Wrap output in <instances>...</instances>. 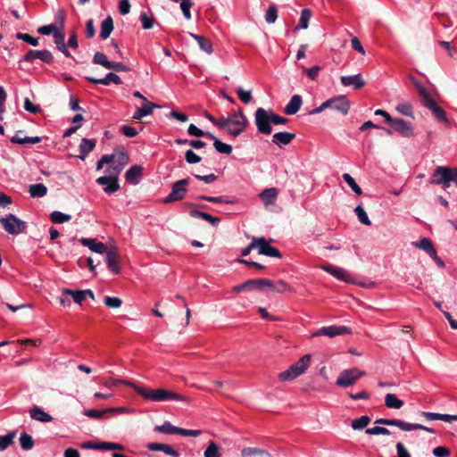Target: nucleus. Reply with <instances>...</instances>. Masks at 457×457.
Masks as SVG:
<instances>
[{
    "label": "nucleus",
    "instance_id": "obj_64",
    "mask_svg": "<svg viewBox=\"0 0 457 457\" xmlns=\"http://www.w3.org/2000/svg\"><path fill=\"white\" fill-rule=\"evenodd\" d=\"M397 457H411V453L402 442H397L395 445Z\"/></svg>",
    "mask_w": 457,
    "mask_h": 457
},
{
    "label": "nucleus",
    "instance_id": "obj_53",
    "mask_svg": "<svg viewBox=\"0 0 457 457\" xmlns=\"http://www.w3.org/2000/svg\"><path fill=\"white\" fill-rule=\"evenodd\" d=\"M115 163L127 165L129 162V157L124 149H120L114 153Z\"/></svg>",
    "mask_w": 457,
    "mask_h": 457
},
{
    "label": "nucleus",
    "instance_id": "obj_1",
    "mask_svg": "<svg viewBox=\"0 0 457 457\" xmlns=\"http://www.w3.org/2000/svg\"><path fill=\"white\" fill-rule=\"evenodd\" d=\"M136 392L145 399L153 402H165L170 400L188 401L186 396L164 388H148L137 385Z\"/></svg>",
    "mask_w": 457,
    "mask_h": 457
},
{
    "label": "nucleus",
    "instance_id": "obj_12",
    "mask_svg": "<svg viewBox=\"0 0 457 457\" xmlns=\"http://www.w3.org/2000/svg\"><path fill=\"white\" fill-rule=\"evenodd\" d=\"M35 59H39L45 63L52 64L54 62V55L53 54L46 49L44 50H29L23 58L21 60V62H33Z\"/></svg>",
    "mask_w": 457,
    "mask_h": 457
},
{
    "label": "nucleus",
    "instance_id": "obj_11",
    "mask_svg": "<svg viewBox=\"0 0 457 457\" xmlns=\"http://www.w3.org/2000/svg\"><path fill=\"white\" fill-rule=\"evenodd\" d=\"M311 355L305 354L287 369V380L302 375L309 367Z\"/></svg>",
    "mask_w": 457,
    "mask_h": 457
},
{
    "label": "nucleus",
    "instance_id": "obj_10",
    "mask_svg": "<svg viewBox=\"0 0 457 457\" xmlns=\"http://www.w3.org/2000/svg\"><path fill=\"white\" fill-rule=\"evenodd\" d=\"M190 182L189 178L182 179L172 184L171 192L164 198V204H170L180 201L185 198L187 193V185Z\"/></svg>",
    "mask_w": 457,
    "mask_h": 457
},
{
    "label": "nucleus",
    "instance_id": "obj_49",
    "mask_svg": "<svg viewBox=\"0 0 457 457\" xmlns=\"http://www.w3.org/2000/svg\"><path fill=\"white\" fill-rule=\"evenodd\" d=\"M220 448L219 446L213 442L211 441L209 443V445L204 451V457H220Z\"/></svg>",
    "mask_w": 457,
    "mask_h": 457
},
{
    "label": "nucleus",
    "instance_id": "obj_25",
    "mask_svg": "<svg viewBox=\"0 0 457 457\" xmlns=\"http://www.w3.org/2000/svg\"><path fill=\"white\" fill-rule=\"evenodd\" d=\"M79 241L83 245L87 246L91 251L98 253H104L107 250L105 244L96 242V239L82 237Z\"/></svg>",
    "mask_w": 457,
    "mask_h": 457
},
{
    "label": "nucleus",
    "instance_id": "obj_14",
    "mask_svg": "<svg viewBox=\"0 0 457 457\" xmlns=\"http://www.w3.org/2000/svg\"><path fill=\"white\" fill-rule=\"evenodd\" d=\"M320 268L341 281L354 283L353 276L344 268L337 267L332 264H323Z\"/></svg>",
    "mask_w": 457,
    "mask_h": 457
},
{
    "label": "nucleus",
    "instance_id": "obj_44",
    "mask_svg": "<svg viewBox=\"0 0 457 457\" xmlns=\"http://www.w3.org/2000/svg\"><path fill=\"white\" fill-rule=\"evenodd\" d=\"M177 428L178 427L173 426L170 422L165 421L162 425L156 426L154 430L167 435H175Z\"/></svg>",
    "mask_w": 457,
    "mask_h": 457
},
{
    "label": "nucleus",
    "instance_id": "obj_46",
    "mask_svg": "<svg viewBox=\"0 0 457 457\" xmlns=\"http://www.w3.org/2000/svg\"><path fill=\"white\" fill-rule=\"evenodd\" d=\"M50 219L54 223H63L71 220V216L58 211H54L50 214Z\"/></svg>",
    "mask_w": 457,
    "mask_h": 457
},
{
    "label": "nucleus",
    "instance_id": "obj_56",
    "mask_svg": "<svg viewBox=\"0 0 457 457\" xmlns=\"http://www.w3.org/2000/svg\"><path fill=\"white\" fill-rule=\"evenodd\" d=\"M105 413H108L107 409H104V410L89 409V410L84 411V414L92 419H102V418H104Z\"/></svg>",
    "mask_w": 457,
    "mask_h": 457
},
{
    "label": "nucleus",
    "instance_id": "obj_2",
    "mask_svg": "<svg viewBox=\"0 0 457 457\" xmlns=\"http://www.w3.org/2000/svg\"><path fill=\"white\" fill-rule=\"evenodd\" d=\"M271 123L280 125L286 123V118L274 113L271 110L267 111L258 108L255 111V125L260 133L270 135L272 132Z\"/></svg>",
    "mask_w": 457,
    "mask_h": 457
},
{
    "label": "nucleus",
    "instance_id": "obj_16",
    "mask_svg": "<svg viewBox=\"0 0 457 457\" xmlns=\"http://www.w3.org/2000/svg\"><path fill=\"white\" fill-rule=\"evenodd\" d=\"M390 126L404 137H411L413 136V127L411 122L401 118H395Z\"/></svg>",
    "mask_w": 457,
    "mask_h": 457
},
{
    "label": "nucleus",
    "instance_id": "obj_40",
    "mask_svg": "<svg viewBox=\"0 0 457 457\" xmlns=\"http://www.w3.org/2000/svg\"><path fill=\"white\" fill-rule=\"evenodd\" d=\"M394 426L399 428L400 429H402L403 431H412V430H416L418 428H421V424L409 423V422L403 421L402 420H396V419H395Z\"/></svg>",
    "mask_w": 457,
    "mask_h": 457
},
{
    "label": "nucleus",
    "instance_id": "obj_45",
    "mask_svg": "<svg viewBox=\"0 0 457 457\" xmlns=\"http://www.w3.org/2000/svg\"><path fill=\"white\" fill-rule=\"evenodd\" d=\"M20 443L21 447L25 451L31 450L34 446V441L32 436L27 433H22L21 435Z\"/></svg>",
    "mask_w": 457,
    "mask_h": 457
},
{
    "label": "nucleus",
    "instance_id": "obj_21",
    "mask_svg": "<svg viewBox=\"0 0 457 457\" xmlns=\"http://www.w3.org/2000/svg\"><path fill=\"white\" fill-rule=\"evenodd\" d=\"M277 197L278 190L275 187L266 188L259 194V198L262 200L266 208H269L270 205H273L277 200Z\"/></svg>",
    "mask_w": 457,
    "mask_h": 457
},
{
    "label": "nucleus",
    "instance_id": "obj_52",
    "mask_svg": "<svg viewBox=\"0 0 457 457\" xmlns=\"http://www.w3.org/2000/svg\"><path fill=\"white\" fill-rule=\"evenodd\" d=\"M213 145L219 153L226 154H229L232 153V146L221 142L219 139H215V142H213Z\"/></svg>",
    "mask_w": 457,
    "mask_h": 457
},
{
    "label": "nucleus",
    "instance_id": "obj_38",
    "mask_svg": "<svg viewBox=\"0 0 457 457\" xmlns=\"http://www.w3.org/2000/svg\"><path fill=\"white\" fill-rule=\"evenodd\" d=\"M104 385L108 388H112L118 385H126L128 386L132 387L136 391L137 385L132 381L126 379H116V378H109L104 382Z\"/></svg>",
    "mask_w": 457,
    "mask_h": 457
},
{
    "label": "nucleus",
    "instance_id": "obj_5",
    "mask_svg": "<svg viewBox=\"0 0 457 457\" xmlns=\"http://www.w3.org/2000/svg\"><path fill=\"white\" fill-rule=\"evenodd\" d=\"M124 167L125 165L119 163L111 166L105 170V173L109 174V176L99 177L96 179V183L102 186H106L104 187V191L107 194H112L118 191L120 189L118 176Z\"/></svg>",
    "mask_w": 457,
    "mask_h": 457
},
{
    "label": "nucleus",
    "instance_id": "obj_32",
    "mask_svg": "<svg viewBox=\"0 0 457 457\" xmlns=\"http://www.w3.org/2000/svg\"><path fill=\"white\" fill-rule=\"evenodd\" d=\"M303 104L302 96L299 95H295L290 99L289 103H287V115H294L295 114L301 105Z\"/></svg>",
    "mask_w": 457,
    "mask_h": 457
},
{
    "label": "nucleus",
    "instance_id": "obj_61",
    "mask_svg": "<svg viewBox=\"0 0 457 457\" xmlns=\"http://www.w3.org/2000/svg\"><path fill=\"white\" fill-rule=\"evenodd\" d=\"M237 94L239 99L244 104H249L252 101V93H251V91H245L242 87H238L237 89Z\"/></svg>",
    "mask_w": 457,
    "mask_h": 457
},
{
    "label": "nucleus",
    "instance_id": "obj_13",
    "mask_svg": "<svg viewBox=\"0 0 457 457\" xmlns=\"http://www.w3.org/2000/svg\"><path fill=\"white\" fill-rule=\"evenodd\" d=\"M105 256V262L107 264L108 269L113 272L114 274L120 273V254L118 249L115 246L111 248H107Z\"/></svg>",
    "mask_w": 457,
    "mask_h": 457
},
{
    "label": "nucleus",
    "instance_id": "obj_24",
    "mask_svg": "<svg viewBox=\"0 0 457 457\" xmlns=\"http://www.w3.org/2000/svg\"><path fill=\"white\" fill-rule=\"evenodd\" d=\"M54 44L56 45V48L62 53L66 57H71L70 51L65 44V35L61 30L58 29L54 35Z\"/></svg>",
    "mask_w": 457,
    "mask_h": 457
},
{
    "label": "nucleus",
    "instance_id": "obj_58",
    "mask_svg": "<svg viewBox=\"0 0 457 457\" xmlns=\"http://www.w3.org/2000/svg\"><path fill=\"white\" fill-rule=\"evenodd\" d=\"M365 432L368 435H386L387 436V435L391 434L389 429H387L385 427H379V426L367 428Z\"/></svg>",
    "mask_w": 457,
    "mask_h": 457
},
{
    "label": "nucleus",
    "instance_id": "obj_6",
    "mask_svg": "<svg viewBox=\"0 0 457 457\" xmlns=\"http://www.w3.org/2000/svg\"><path fill=\"white\" fill-rule=\"evenodd\" d=\"M349 102L345 96H339L322 103L319 107L312 109L309 114H317L324 111L326 108L336 110L342 114H346L349 111Z\"/></svg>",
    "mask_w": 457,
    "mask_h": 457
},
{
    "label": "nucleus",
    "instance_id": "obj_34",
    "mask_svg": "<svg viewBox=\"0 0 457 457\" xmlns=\"http://www.w3.org/2000/svg\"><path fill=\"white\" fill-rule=\"evenodd\" d=\"M29 193L31 197H43L47 194V187L41 183L33 184L29 186Z\"/></svg>",
    "mask_w": 457,
    "mask_h": 457
},
{
    "label": "nucleus",
    "instance_id": "obj_20",
    "mask_svg": "<svg viewBox=\"0 0 457 457\" xmlns=\"http://www.w3.org/2000/svg\"><path fill=\"white\" fill-rule=\"evenodd\" d=\"M340 81L343 86L353 87L355 89H360L365 85L361 73L351 76H342Z\"/></svg>",
    "mask_w": 457,
    "mask_h": 457
},
{
    "label": "nucleus",
    "instance_id": "obj_28",
    "mask_svg": "<svg viewBox=\"0 0 457 457\" xmlns=\"http://www.w3.org/2000/svg\"><path fill=\"white\" fill-rule=\"evenodd\" d=\"M190 37L197 41L199 47L202 51L205 52L208 54H212L213 48L212 44L207 37L200 35H196L194 33H189Z\"/></svg>",
    "mask_w": 457,
    "mask_h": 457
},
{
    "label": "nucleus",
    "instance_id": "obj_8",
    "mask_svg": "<svg viewBox=\"0 0 457 457\" xmlns=\"http://www.w3.org/2000/svg\"><path fill=\"white\" fill-rule=\"evenodd\" d=\"M0 223L4 230L11 235H19L26 232L27 224L12 213L7 214L4 218H0Z\"/></svg>",
    "mask_w": 457,
    "mask_h": 457
},
{
    "label": "nucleus",
    "instance_id": "obj_50",
    "mask_svg": "<svg viewBox=\"0 0 457 457\" xmlns=\"http://www.w3.org/2000/svg\"><path fill=\"white\" fill-rule=\"evenodd\" d=\"M15 436V432H12L4 436H0V451H4L8 448L13 443Z\"/></svg>",
    "mask_w": 457,
    "mask_h": 457
},
{
    "label": "nucleus",
    "instance_id": "obj_7",
    "mask_svg": "<svg viewBox=\"0 0 457 457\" xmlns=\"http://www.w3.org/2000/svg\"><path fill=\"white\" fill-rule=\"evenodd\" d=\"M247 291L260 290V291H271L277 293H283L286 290V285L279 282L278 285L273 284L267 278H256L246 280Z\"/></svg>",
    "mask_w": 457,
    "mask_h": 457
},
{
    "label": "nucleus",
    "instance_id": "obj_63",
    "mask_svg": "<svg viewBox=\"0 0 457 457\" xmlns=\"http://www.w3.org/2000/svg\"><path fill=\"white\" fill-rule=\"evenodd\" d=\"M233 120H234L231 118L221 117L220 119H216L214 125L221 129L227 130V129L232 124Z\"/></svg>",
    "mask_w": 457,
    "mask_h": 457
},
{
    "label": "nucleus",
    "instance_id": "obj_30",
    "mask_svg": "<svg viewBox=\"0 0 457 457\" xmlns=\"http://www.w3.org/2000/svg\"><path fill=\"white\" fill-rule=\"evenodd\" d=\"M413 244L416 247L425 251L429 256H436V250L429 238L422 237L419 242Z\"/></svg>",
    "mask_w": 457,
    "mask_h": 457
},
{
    "label": "nucleus",
    "instance_id": "obj_29",
    "mask_svg": "<svg viewBox=\"0 0 457 457\" xmlns=\"http://www.w3.org/2000/svg\"><path fill=\"white\" fill-rule=\"evenodd\" d=\"M95 146H96L95 139L83 138L79 145V158L81 160H85L87 155L95 148Z\"/></svg>",
    "mask_w": 457,
    "mask_h": 457
},
{
    "label": "nucleus",
    "instance_id": "obj_4",
    "mask_svg": "<svg viewBox=\"0 0 457 457\" xmlns=\"http://www.w3.org/2000/svg\"><path fill=\"white\" fill-rule=\"evenodd\" d=\"M457 187V168L437 166L430 177V183L441 185L444 189L448 188L451 183Z\"/></svg>",
    "mask_w": 457,
    "mask_h": 457
},
{
    "label": "nucleus",
    "instance_id": "obj_17",
    "mask_svg": "<svg viewBox=\"0 0 457 457\" xmlns=\"http://www.w3.org/2000/svg\"><path fill=\"white\" fill-rule=\"evenodd\" d=\"M239 120H234L232 124L227 129L228 134L236 137H238L247 126V119L244 114L242 109L238 110Z\"/></svg>",
    "mask_w": 457,
    "mask_h": 457
},
{
    "label": "nucleus",
    "instance_id": "obj_23",
    "mask_svg": "<svg viewBox=\"0 0 457 457\" xmlns=\"http://www.w3.org/2000/svg\"><path fill=\"white\" fill-rule=\"evenodd\" d=\"M146 448L151 451H162L164 453L173 457H179V455L177 450H175L171 445L166 444L149 443L146 445Z\"/></svg>",
    "mask_w": 457,
    "mask_h": 457
},
{
    "label": "nucleus",
    "instance_id": "obj_36",
    "mask_svg": "<svg viewBox=\"0 0 457 457\" xmlns=\"http://www.w3.org/2000/svg\"><path fill=\"white\" fill-rule=\"evenodd\" d=\"M200 200H204L210 203H215V204H235L237 201L234 198H228L227 196H208V195H199L197 197Z\"/></svg>",
    "mask_w": 457,
    "mask_h": 457
},
{
    "label": "nucleus",
    "instance_id": "obj_22",
    "mask_svg": "<svg viewBox=\"0 0 457 457\" xmlns=\"http://www.w3.org/2000/svg\"><path fill=\"white\" fill-rule=\"evenodd\" d=\"M86 79L91 83L101 84L104 86H108L111 82L116 85L121 84L120 78L117 74L112 72L108 73L104 79H96L94 77L87 76L86 77Z\"/></svg>",
    "mask_w": 457,
    "mask_h": 457
},
{
    "label": "nucleus",
    "instance_id": "obj_33",
    "mask_svg": "<svg viewBox=\"0 0 457 457\" xmlns=\"http://www.w3.org/2000/svg\"><path fill=\"white\" fill-rule=\"evenodd\" d=\"M19 133H22L21 130L16 132V134L11 138L12 144H37L42 141L40 137H24L23 139H19Z\"/></svg>",
    "mask_w": 457,
    "mask_h": 457
},
{
    "label": "nucleus",
    "instance_id": "obj_26",
    "mask_svg": "<svg viewBox=\"0 0 457 457\" xmlns=\"http://www.w3.org/2000/svg\"><path fill=\"white\" fill-rule=\"evenodd\" d=\"M29 415L31 419L40 421V422H50L53 420V417L45 412L44 410L37 405L33 406L29 410Z\"/></svg>",
    "mask_w": 457,
    "mask_h": 457
},
{
    "label": "nucleus",
    "instance_id": "obj_35",
    "mask_svg": "<svg viewBox=\"0 0 457 457\" xmlns=\"http://www.w3.org/2000/svg\"><path fill=\"white\" fill-rule=\"evenodd\" d=\"M385 405L390 409H400L403 406V401L397 398L394 394H387L385 397Z\"/></svg>",
    "mask_w": 457,
    "mask_h": 457
},
{
    "label": "nucleus",
    "instance_id": "obj_60",
    "mask_svg": "<svg viewBox=\"0 0 457 457\" xmlns=\"http://www.w3.org/2000/svg\"><path fill=\"white\" fill-rule=\"evenodd\" d=\"M193 6L192 0H186L180 3V9L183 12L184 17L187 20H191V12L190 8Z\"/></svg>",
    "mask_w": 457,
    "mask_h": 457
},
{
    "label": "nucleus",
    "instance_id": "obj_55",
    "mask_svg": "<svg viewBox=\"0 0 457 457\" xmlns=\"http://www.w3.org/2000/svg\"><path fill=\"white\" fill-rule=\"evenodd\" d=\"M16 37L18 39H21L23 41H25L26 43L33 46H37L38 45V42H39V38L38 37H34L32 36H30L29 34H27V33H17L16 34Z\"/></svg>",
    "mask_w": 457,
    "mask_h": 457
},
{
    "label": "nucleus",
    "instance_id": "obj_19",
    "mask_svg": "<svg viewBox=\"0 0 457 457\" xmlns=\"http://www.w3.org/2000/svg\"><path fill=\"white\" fill-rule=\"evenodd\" d=\"M143 167L141 165L131 166L125 173V179L128 183L137 185L142 179Z\"/></svg>",
    "mask_w": 457,
    "mask_h": 457
},
{
    "label": "nucleus",
    "instance_id": "obj_27",
    "mask_svg": "<svg viewBox=\"0 0 457 457\" xmlns=\"http://www.w3.org/2000/svg\"><path fill=\"white\" fill-rule=\"evenodd\" d=\"M159 107H160L159 105L145 100V103L143 104V106L138 108L135 112L133 118L135 120H141L143 117H145L146 115H150L153 112L154 108H159Z\"/></svg>",
    "mask_w": 457,
    "mask_h": 457
},
{
    "label": "nucleus",
    "instance_id": "obj_3",
    "mask_svg": "<svg viewBox=\"0 0 457 457\" xmlns=\"http://www.w3.org/2000/svg\"><path fill=\"white\" fill-rule=\"evenodd\" d=\"M411 80L421 97L422 104L431 111L432 114L438 121L447 122L445 112L431 97L428 89L422 85V83L414 77H411Z\"/></svg>",
    "mask_w": 457,
    "mask_h": 457
},
{
    "label": "nucleus",
    "instance_id": "obj_43",
    "mask_svg": "<svg viewBox=\"0 0 457 457\" xmlns=\"http://www.w3.org/2000/svg\"><path fill=\"white\" fill-rule=\"evenodd\" d=\"M370 422V418L367 415L361 416L352 421V428L354 430H361L366 428Z\"/></svg>",
    "mask_w": 457,
    "mask_h": 457
},
{
    "label": "nucleus",
    "instance_id": "obj_18",
    "mask_svg": "<svg viewBox=\"0 0 457 457\" xmlns=\"http://www.w3.org/2000/svg\"><path fill=\"white\" fill-rule=\"evenodd\" d=\"M256 244L259 254L270 257H282L281 253L277 248L271 246L264 237H256Z\"/></svg>",
    "mask_w": 457,
    "mask_h": 457
},
{
    "label": "nucleus",
    "instance_id": "obj_15",
    "mask_svg": "<svg viewBox=\"0 0 457 457\" xmlns=\"http://www.w3.org/2000/svg\"><path fill=\"white\" fill-rule=\"evenodd\" d=\"M352 329L346 326H328L322 327L314 333V337L326 336L334 337L340 335L351 334Z\"/></svg>",
    "mask_w": 457,
    "mask_h": 457
},
{
    "label": "nucleus",
    "instance_id": "obj_42",
    "mask_svg": "<svg viewBox=\"0 0 457 457\" xmlns=\"http://www.w3.org/2000/svg\"><path fill=\"white\" fill-rule=\"evenodd\" d=\"M344 181L351 187V189L357 195H361L362 190L361 187L356 183L354 179L348 173H344L342 176Z\"/></svg>",
    "mask_w": 457,
    "mask_h": 457
},
{
    "label": "nucleus",
    "instance_id": "obj_51",
    "mask_svg": "<svg viewBox=\"0 0 457 457\" xmlns=\"http://www.w3.org/2000/svg\"><path fill=\"white\" fill-rule=\"evenodd\" d=\"M267 453L263 450L253 448V447H246L241 451L242 457H252L254 455H266Z\"/></svg>",
    "mask_w": 457,
    "mask_h": 457
},
{
    "label": "nucleus",
    "instance_id": "obj_47",
    "mask_svg": "<svg viewBox=\"0 0 457 457\" xmlns=\"http://www.w3.org/2000/svg\"><path fill=\"white\" fill-rule=\"evenodd\" d=\"M93 62L95 64L101 65L108 70L111 61H109L106 55L102 52H96L93 57Z\"/></svg>",
    "mask_w": 457,
    "mask_h": 457
},
{
    "label": "nucleus",
    "instance_id": "obj_37",
    "mask_svg": "<svg viewBox=\"0 0 457 457\" xmlns=\"http://www.w3.org/2000/svg\"><path fill=\"white\" fill-rule=\"evenodd\" d=\"M62 292V295L71 296L73 299L74 303L78 304H82L83 301H85L83 290H71L69 288H63Z\"/></svg>",
    "mask_w": 457,
    "mask_h": 457
},
{
    "label": "nucleus",
    "instance_id": "obj_59",
    "mask_svg": "<svg viewBox=\"0 0 457 457\" xmlns=\"http://www.w3.org/2000/svg\"><path fill=\"white\" fill-rule=\"evenodd\" d=\"M104 302L109 308H120L122 304V301L119 297L106 296Z\"/></svg>",
    "mask_w": 457,
    "mask_h": 457
},
{
    "label": "nucleus",
    "instance_id": "obj_41",
    "mask_svg": "<svg viewBox=\"0 0 457 457\" xmlns=\"http://www.w3.org/2000/svg\"><path fill=\"white\" fill-rule=\"evenodd\" d=\"M311 17H312L311 10H309L307 8L303 9L301 12L299 23H298L297 27L295 28V30L298 29H307Z\"/></svg>",
    "mask_w": 457,
    "mask_h": 457
},
{
    "label": "nucleus",
    "instance_id": "obj_39",
    "mask_svg": "<svg viewBox=\"0 0 457 457\" xmlns=\"http://www.w3.org/2000/svg\"><path fill=\"white\" fill-rule=\"evenodd\" d=\"M354 212L358 218V220L363 224V225H367V226H370L371 225V221L366 212V211L364 210V208L362 207V205L360 204H358L355 208H354Z\"/></svg>",
    "mask_w": 457,
    "mask_h": 457
},
{
    "label": "nucleus",
    "instance_id": "obj_9",
    "mask_svg": "<svg viewBox=\"0 0 457 457\" xmlns=\"http://www.w3.org/2000/svg\"><path fill=\"white\" fill-rule=\"evenodd\" d=\"M364 375L365 372L357 368L344 370L337 378L336 385L341 387H349Z\"/></svg>",
    "mask_w": 457,
    "mask_h": 457
},
{
    "label": "nucleus",
    "instance_id": "obj_57",
    "mask_svg": "<svg viewBox=\"0 0 457 457\" xmlns=\"http://www.w3.org/2000/svg\"><path fill=\"white\" fill-rule=\"evenodd\" d=\"M277 18H278V10L275 5H270L266 12L265 21L268 23L271 24L276 21Z\"/></svg>",
    "mask_w": 457,
    "mask_h": 457
},
{
    "label": "nucleus",
    "instance_id": "obj_31",
    "mask_svg": "<svg viewBox=\"0 0 457 457\" xmlns=\"http://www.w3.org/2000/svg\"><path fill=\"white\" fill-rule=\"evenodd\" d=\"M113 20L111 16L106 17L101 23L100 37L106 39L110 37L113 30Z\"/></svg>",
    "mask_w": 457,
    "mask_h": 457
},
{
    "label": "nucleus",
    "instance_id": "obj_62",
    "mask_svg": "<svg viewBox=\"0 0 457 457\" xmlns=\"http://www.w3.org/2000/svg\"><path fill=\"white\" fill-rule=\"evenodd\" d=\"M185 159L187 163L194 164L201 162V157L197 155L194 151L187 150L185 154Z\"/></svg>",
    "mask_w": 457,
    "mask_h": 457
},
{
    "label": "nucleus",
    "instance_id": "obj_54",
    "mask_svg": "<svg viewBox=\"0 0 457 457\" xmlns=\"http://www.w3.org/2000/svg\"><path fill=\"white\" fill-rule=\"evenodd\" d=\"M140 21L143 29H150L154 27V23L155 21L154 17L148 16L145 12H142L140 14Z\"/></svg>",
    "mask_w": 457,
    "mask_h": 457
},
{
    "label": "nucleus",
    "instance_id": "obj_48",
    "mask_svg": "<svg viewBox=\"0 0 457 457\" xmlns=\"http://www.w3.org/2000/svg\"><path fill=\"white\" fill-rule=\"evenodd\" d=\"M395 110L401 114H403L408 117H413V107L410 103L399 104L395 107Z\"/></svg>",
    "mask_w": 457,
    "mask_h": 457
}]
</instances>
